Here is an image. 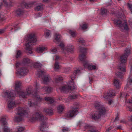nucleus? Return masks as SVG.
I'll return each mask as SVG.
<instances>
[{
    "label": "nucleus",
    "mask_w": 132,
    "mask_h": 132,
    "mask_svg": "<svg viewBox=\"0 0 132 132\" xmlns=\"http://www.w3.org/2000/svg\"><path fill=\"white\" fill-rule=\"evenodd\" d=\"M25 40L27 43L25 46V48L26 52L28 54H31L32 53L31 46L33 43L36 42L37 39L34 34L28 35L27 37L25 38Z\"/></svg>",
    "instance_id": "1"
},
{
    "label": "nucleus",
    "mask_w": 132,
    "mask_h": 132,
    "mask_svg": "<svg viewBox=\"0 0 132 132\" xmlns=\"http://www.w3.org/2000/svg\"><path fill=\"white\" fill-rule=\"evenodd\" d=\"M95 106L97 111H94L92 117L93 119H96L100 118L102 115L105 114L106 111L104 106L99 102L95 103Z\"/></svg>",
    "instance_id": "2"
},
{
    "label": "nucleus",
    "mask_w": 132,
    "mask_h": 132,
    "mask_svg": "<svg viewBox=\"0 0 132 132\" xmlns=\"http://www.w3.org/2000/svg\"><path fill=\"white\" fill-rule=\"evenodd\" d=\"M13 92H14V91H12L11 92L7 91L4 93L5 95L4 97L7 98V100H9L7 103V105L10 109L14 107L15 105L14 102L13 100H11L15 96V95L13 94Z\"/></svg>",
    "instance_id": "3"
},
{
    "label": "nucleus",
    "mask_w": 132,
    "mask_h": 132,
    "mask_svg": "<svg viewBox=\"0 0 132 132\" xmlns=\"http://www.w3.org/2000/svg\"><path fill=\"white\" fill-rule=\"evenodd\" d=\"M128 54L126 53L125 54L122 55L120 57V60L121 63L118 68V69L120 71L124 72L125 71V67L124 64L126 62L127 57L128 56Z\"/></svg>",
    "instance_id": "4"
},
{
    "label": "nucleus",
    "mask_w": 132,
    "mask_h": 132,
    "mask_svg": "<svg viewBox=\"0 0 132 132\" xmlns=\"http://www.w3.org/2000/svg\"><path fill=\"white\" fill-rule=\"evenodd\" d=\"M114 21L115 24L119 27L122 31H127L128 30V27L126 22H125L124 24H122L120 20L115 19Z\"/></svg>",
    "instance_id": "5"
},
{
    "label": "nucleus",
    "mask_w": 132,
    "mask_h": 132,
    "mask_svg": "<svg viewBox=\"0 0 132 132\" xmlns=\"http://www.w3.org/2000/svg\"><path fill=\"white\" fill-rule=\"evenodd\" d=\"M59 46L61 47L63 52L64 53H65V51H67L68 52L72 53L75 51L74 46L71 44H68L65 48L64 47V45L62 43H61Z\"/></svg>",
    "instance_id": "6"
},
{
    "label": "nucleus",
    "mask_w": 132,
    "mask_h": 132,
    "mask_svg": "<svg viewBox=\"0 0 132 132\" xmlns=\"http://www.w3.org/2000/svg\"><path fill=\"white\" fill-rule=\"evenodd\" d=\"M16 111L17 117H15L14 120L15 121H19L22 120V118L21 117L25 114L26 112L23 108L20 107L18 108Z\"/></svg>",
    "instance_id": "7"
},
{
    "label": "nucleus",
    "mask_w": 132,
    "mask_h": 132,
    "mask_svg": "<svg viewBox=\"0 0 132 132\" xmlns=\"http://www.w3.org/2000/svg\"><path fill=\"white\" fill-rule=\"evenodd\" d=\"M46 119V118L43 116L40 113H36L33 115L30 121L31 122H33L38 120H45Z\"/></svg>",
    "instance_id": "8"
},
{
    "label": "nucleus",
    "mask_w": 132,
    "mask_h": 132,
    "mask_svg": "<svg viewBox=\"0 0 132 132\" xmlns=\"http://www.w3.org/2000/svg\"><path fill=\"white\" fill-rule=\"evenodd\" d=\"M20 64L19 63H16V66L17 68L16 70L18 73L21 76H23L26 74L28 72V70L26 69L23 68H20V69H18V68L20 66Z\"/></svg>",
    "instance_id": "9"
},
{
    "label": "nucleus",
    "mask_w": 132,
    "mask_h": 132,
    "mask_svg": "<svg viewBox=\"0 0 132 132\" xmlns=\"http://www.w3.org/2000/svg\"><path fill=\"white\" fill-rule=\"evenodd\" d=\"M1 123L2 124L3 127V132H10V129L7 126L8 124L5 118H3L1 119Z\"/></svg>",
    "instance_id": "10"
},
{
    "label": "nucleus",
    "mask_w": 132,
    "mask_h": 132,
    "mask_svg": "<svg viewBox=\"0 0 132 132\" xmlns=\"http://www.w3.org/2000/svg\"><path fill=\"white\" fill-rule=\"evenodd\" d=\"M78 110L75 108H72L71 110L67 114L66 117L67 118H71L75 116L77 114Z\"/></svg>",
    "instance_id": "11"
},
{
    "label": "nucleus",
    "mask_w": 132,
    "mask_h": 132,
    "mask_svg": "<svg viewBox=\"0 0 132 132\" xmlns=\"http://www.w3.org/2000/svg\"><path fill=\"white\" fill-rule=\"evenodd\" d=\"M33 93V92H32L31 89V88H29L27 90L26 94H25L24 92L22 91H20L18 93L20 97L21 96L23 98L26 97L27 96L31 94V93Z\"/></svg>",
    "instance_id": "12"
},
{
    "label": "nucleus",
    "mask_w": 132,
    "mask_h": 132,
    "mask_svg": "<svg viewBox=\"0 0 132 132\" xmlns=\"http://www.w3.org/2000/svg\"><path fill=\"white\" fill-rule=\"evenodd\" d=\"M85 64L84 63V66L85 68H86L89 70H93L96 69V67L94 65L92 64H89L88 62H85Z\"/></svg>",
    "instance_id": "13"
},
{
    "label": "nucleus",
    "mask_w": 132,
    "mask_h": 132,
    "mask_svg": "<svg viewBox=\"0 0 132 132\" xmlns=\"http://www.w3.org/2000/svg\"><path fill=\"white\" fill-rule=\"evenodd\" d=\"M75 89V87L74 86H71L70 87H67L66 86H64L60 88V89L62 91L69 92V90H73Z\"/></svg>",
    "instance_id": "14"
},
{
    "label": "nucleus",
    "mask_w": 132,
    "mask_h": 132,
    "mask_svg": "<svg viewBox=\"0 0 132 132\" xmlns=\"http://www.w3.org/2000/svg\"><path fill=\"white\" fill-rule=\"evenodd\" d=\"M115 94L113 90H109L107 95H105L104 96V98L106 99H108L109 97H112L115 95Z\"/></svg>",
    "instance_id": "15"
},
{
    "label": "nucleus",
    "mask_w": 132,
    "mask_h": 132,
    "mask_svg": "<svg viewBox=\"0 0 132 132\" xmlns=\"http://www.w3.org/2000/svg\"><path fill=\"white\" fill-rule=\"evenodd\" d=\"M77 97V95L75 94L71 95L68 98L65 99V102L66 103H68L71 100L76 99Z\"/></svg>",
    "instance_id": "16"
},
{
    "label": "nucleus",
    "mask_w": 132,
    "mask_h": 132,
    "mask_svg": "<svg viewBox=\"0 0 132 132\" xmlns=\"http://www.w3.org/2000/svg\"><path fill=\"white\" fill-rule=\"evenodd\" d=\"M55 38L54 40V41L56 43L59 42L61 40V36L58 34H56L55 35Z\"/></svg>",
    "instance_id": "17"
},
{
    "label": "nucleus",
    "mask_w": 132,
    "mask_h": 132,
    "mask_svg": "<svg viewBox=\"0 0 132 132\" xmlns=\"http://www.w3.org/2000/svg\"><path fill=\"white\" fill-rule=\"evenodd\" d=\"M51 33L50 30H46L44 31V36L46 38H48L51 36Z\"/></svg>",
    "instance_id": "18"
},
{
    "label": "nucleus",
    "mask_w": 132,
    "mask_h": 132,
    "mask_svg": "<svg viewBox=\"0 0 132 132\" xmlns=\"http://www.w3.org/2000/svg\"><path fill=\"white\" fill-rule=\"evenodd\" d=\"M47 50V48L46 47H39L37 48L36 51L38 53H42Z\"/></svg>",
    "instance_id": "19"
},
{
    "label": "nucleus",
    "mask_w": 132,
    "mask_h": 132,
    "mask_svg": "<svg viewBox=\"0 0 132 132\" xmlns=\"http://www.w3.org/2000/svg\"><path fill=\"white\" fill-rule=\"evenodd\" d=\"M64 106L63 105H60L57 108V110L58 112L60 113L62 112L64 109Z\"/></svg>",
    "instance_id": "20"
},
{
    "label": "nucleus",
    "mask_w": 132,
    "mask_h": 132,
    "mask_svg": "<svg viewBox=\"0 0 132 132\" xmlns=\"http://www.w3.org/2000/svg\"><path fill=\"white\" fill-rule=\"evenodd\" d=\"M79 58L80 60L82 61H83V64L84 65V63L85 64V62H87L85 61V60L86 58V57L85 55L84 54H82L80 55L79 57Z\"/></svg>",
    "instance_id": "21"
},
{
    "label": "nucleus",
    "mask_w": 132,
    "mask_h": 132,
    "mask_svg": "<svg viewBox=\"0 0 132 132\" xmlns=\"http://www.w3.org/2000/svg\"><path fill=\"white\" fill-rule=\"evenodd\" d=\"M114 85L115 86L116 88H118L120 86V84L119 81L116 79H114L113 81Z\"/></svg>",
    "instance_id": "22"
},
{
    "label": "nucleus",
    "mask_w": 132,
    "mask_h": 132,
    "mask_svg": "<svg viewBox=\"0 0 132 132\" xmlns=\"http://www.w3.org/2000/svg\"><path fill=\"white\" fill-rule=\"evenodd\" d=\"M21 84L20 82V81L16 82L15 83V89L16 90H18L20 91V86Z\"/></svg>",
    "instance_id": "23"
},
{
    "label": "nucleus",
    "mask_w": 132,
    "mask_h": 132,
    "mask_svg": "<svg viewBox=\"0 0 132 132\" xmlns=\"http://www.w3.org/2000/svg\"><path fill=\"white\" fill-rule=\"evenodd\" d=\"M43 89L44 91H47L48 93L50 92L52 90L51 87H43Z\"/></svg>",
    "instance_id": "24"
},
{
    "label": "nucleus",
    "mask_w": 132,
    "mask_h": 132,
    "mask_svg": "<svg viewBox=\"0 0 132 132\" xmlns=\"http://www.w3.org/2000/svg\"><path fill=\"white\" fill-rule=\"evenodd\" d=\"M46 125L45 123H43L42 124L41 126L40 127V130L42 131H43L44 128L46 127Z\"/></svg>",
    "instance_id": "25"
},
{
    "label": "nucleus",
    "mask_w": 132,
    "mask_h": 132,
    "mask_svg": "<svg viewBox=\"0 0 132 132\" xmlns=\"http://www.w3.org/2000/svg\"><path fill=\"white\" fill-rule=\"evenodd\" d=\"M43 8V6L41 4H40L37 6L35 8V10L36 11H38L42 10Z\"/></svg>",
    "instance_id": "26"
},
{
    "label": "nucleus",
    "mask_w": 132,
    "mask_h": 132,
    "mask_svg": "<svg viewBox=\"0 0 132 132\" xmlns=\"http://www.w3.org/2000/svg\"><path fill=\"white\" fill-rule=\"evenodd\" d=\"M50 78V77L47 76L44 77L43 79V82L46 83L48 82L49 81Z\"/></svg>",
    "instance_id": "27"
},
{
    "label": "nucleus",
    "mask_w": 132,
    "mask_h": 132,
    "mask_svg": "<svg viewBox=\"0 0 132 132\" xmlns=\"http://www.w3.org/2000/svg\"><path fill=\"white\" fill-rule=\"evenodd\" d=\"M45 100L46 101H48L51 103H52L54 102V100L52 98L49 97H46L45 98Z\"/></svg>",
    "instance_id": "28"
},
{
    "label": "nucleus",
    "mask_w": 132,
    "mask_h": 132,
    "mask_svg": "<svg viewBox=\"0 0 132 132\" xmlns=\"http://www.w3.org/2000/svg\"><path fill=\"white\" fill-rule=\"evenodd\" d=\"M54 68L55 70H57L60 68V66L59 65V63L56 61L55 62Z\"/></svg>",
    "instance_id": "29"
},
{
    "label": "nucleus",
    "mask_w": 132,
    "mask_h": 132,
    "mask_svg": "<svg viewBox=\"0 0 132 132\" xmlns=\"http://www.w3.org/2000/svg\"><path fill=\"white\" fill-rule=\"evenodd\" d=\"M115 74L117 77H119L120 78H121L122 76V74L121 73L119 72H116Z\"/></svg>",
    "instance_id": "30"
},
{
    "label": "nucleus",
    "mask_w": 132,
    "mask_h": 132,
    "mask_svg": "<svg viewBox=\"0 0 132 132\" xmlns=\"http://www.w3.org/2000/svg\"><path fill=\"white\" fill-rule=\"evenodd\" d=\"M80 26L81 29L83 30H85L87 27V25L85 23L83 24L82 25H80Z\"/></svg>",
    "instance_id": "31"
},
{
    "label": "nucleus",
    "mask_w": 132,
    "mask_h": 132,
    "mask_svg": "<svg viewBox=\"0 0 132 132\" xmlns=\"http://www.w3.org/2000/svg\"><path fill=\"white\" fill-rule=\"evenodd\" d=\"M30 62V60L28 58H24L23 61V63H27Z\"/></svg>",
    "instance_id": "32"
},
{
    "label": "nucleus",
    "mask_w": 132,
    "mask_h": 132,
    "mask_svg": "<svg viewBox=\"0 0 132 132\" xmlns=\"http://www.w3.org/2000/svg\"><path fill=\"white\" fill-rule=\"evenodd\" d=\"M17 130L18 131V132H21L24 130L23 127L20 126L18 127L17 128Z\"/></svg>",
    "instance_id": "33"
},
{
    "label": "nucleus",
    "mask_w": 132,
    "mask_h": 132,
    "mask_svg": "<svg viewBox=\"0 0 132 132\" xmlns=\"http://www.w3.org/2000/svg\"><path fill=\"white\" fill-rule=\"evenodd\" d=\"M62 130L64 132H68L69 131V129L68 128L64 127L62 129Z\"/></svg>",
    "instance_id": "34"
},
{
    "label": "nucleus",
    "mask_w": 132,
    "mask_h": 132,
    "mask_svg": "<svg viewBox=\"0 0 132 132\" xmlns=\"http://www.w3.org/2000/svg\"><path fill=\"white\" fill-rule=\"evenodd\" d=\"M57 50L56 48H54L51 49V52L52 53H56Z\"/></svg>",
    "instance_id": "35"
},
{
    "label": "nucleus",
    "mask_w": 132,
    "mask_h": 132,
    "mask_svg": "<svg viewBox=\"0 0 132 132\" xmlns=\"http://www.w3.org/2000/svg\"><path fill=\"white\" fill-rule=\"evenodd\" d=\"M21 54V52H20V51L18 50L17 51V53H16V57L17 58L18 57H19L20 56V55Z\"/></svg>",
    "instance_id": "36"
},
{
    "label": "nucleus",
    "mask_w": 132,
    "mask_h": 132,
    "mask_svg": "<svg viewBox=\"0 0 132 132\" xmlns=\"http://www.w3.org/2000/svg\"><path fill=\"white\" fill-rule=\"evenodd\" d=\"M69 33L72 36H74L75 35V33L73 31L70 30L69 31Z\"/></svg>",
    "instance_id": "37"
},
{
    "label": "nucleus",
    "mask_w": 132,
    "mask_h": 132,
    "mask_svg": "<svg viewBox=\"0 0 132 132\" xmlns=\"http://www.w3.org/2000/svg\"><path fill=\"white\" fill-rule=\"evenodd\" d=\"M36 105H37L36 104H34V103L32 104V103H31V102H30L29 104V106L30 107H32L34 106H35Z\"/></svg>",
    "instance_id": "38"
},
{
    "label": "nucleus",
    "mask_w": 132,
    "mask_h": 132,
    "mask_svg": "<svg viewBox=\"0 0 132 132\" xmlns=\"http://www.w3.org/2000/svg\"><path fill=\"white\" fill-rule=\"evenodd\" d=\"M41 65L39 63H37L35 64V67L36 68H39V67H41Z\"/></svg>",
    "instance_id": "39"
},
{
    "label": "nucleus",
    "mask_w": 132,
    "mask_h": 132,
    "mask_svg": "<svg viewBox=\"0 0 132 132\" xmlns=\"http://www.w3.org/2000/svg\"><path fill=\"white\" fill-rule=\"evenodd\" d=\"M64 72L65 73H67L69 71L70 69L68 68H64Z\"/></svg>",
    "instance_id": "40"
},
{
    "label": "nucleus",
    "mask_w": 132,
    "mask_h": 132,
    "mask_svg": "<svg viewBox=\"0 0 132 132\" xmlns=\"http://www.w3.org/2000/svg\"><path fill=\"white\" fill-rule=\"evenodd\" d=\"M79 42L80 43H83L85 42V41L83 39H80Z\"/></svg>",
    "instance_id": "41"
},
{
    "label": "nucleus",
    "mask_w": 132,
    "mask_h": 132,
    "mask_svg": "<svg viewBox=\"0 0 132 132\" xmlns=\"http://www.w3.org/2000/svg\"><path fill=\"white\" fill-rule=\"evenodd\" d=\"M88 132H98L97 130H96L94 129H92L90 130Z\"/></svg>",
    "instance_id": "42"
},
{
    "label": "nucleus",
    "mask_w": 132,
    "mask_h": 132,
    "mask_svg": "<svg viewBox=\"0 0 132 132\" xmlns=\"http://www.w3.org/2000/svg\"><path fill=\"white\" fill-rule=\"evenodd\" d=\"M129 7L130 9V10L131 11V13H132V5H129Z\"/></svg>",
    "instance_id": "43"
},
{
    "label": "nucleus",
    "mask_w": 132,
    "mask_h": 132,
    "mask_svg": "<svg viewBox=\"0 0 132 132\" xmlns=\"http://www.w3.org/2000/svg\"><path fill=\"white\" fill-rule=\"evenodd\" d=\"M35 96V97H36L37 98V99L38 100H39V98H40L38 96L37 97V96L36 95V93H35L34 94V95Z\"/></svg>",
    "instance_id": "44"
},
{
    "label": "nucleus",
    "mask_w": 132,
    "mask_h": 132,
    "mask_svg": "<svg viewBox=\"0 0 132 132\" xmlns=\"http://www.w3.org/2000/svg\"><path fill=\"white\" fill-rule=\"evenodd\" d=\"M57 79H58V80H62L63 79V78L61 77H58L57 78Z\"/></svg>",
    "instance_id": "45"
},
{
    "label": "nucleus",
    "mask_w": 132,
    "mask_h": 132,
    "mask_svg": "<svg viewBox=\"0 0 132 132\" xmlns=\"http://www.w3.org/2000/svg\"><path fill=\"white\" fill-rule=\"evenodd\" d=\"M128 110L130 111H132V108L131 107H129L128 108Z\"/></svg>",
    "instance_id": "46"
},
{
    "label": "nucleus",
    "mask_w": 132,
    "mask_h": 132,
    "mask_svg": "<svg viewBox=\"0 0 132 132\" xmlns=\"http://www.w3.org/2000/svg\"><path fill=\"white\" fill-rule=\"evenodd\" d=\"M4 31V29H1L0 30V34L3 33Z\"/></svg>",
    "instance_id": "47"
},
{
    "label": "nucleus",
    "mask_w": 132,
    "mask_h": 132,
    "mask_svg": "<svg viewBox=\"0 0 132 132\" xmlns=\"http://www.w3.org/2000/svg\"><path fill=\"white\" fill-rule=\"evenodd\" d=\"M75 77V76H71V79L72 80H73L74 79Z\"/></svg>",
    "instance_id": "48"
},
{
    "label": "nucleus",
    "mask_w": 132,
    "mask_h": 132,
    "mask_svg": "<svg viewBox=\"0 0 132 132\" xmlns=\"http://www.w3.org/2000/svg\"><path fill=\"white\" fill-rule=\"evenodd\" d=\"M129 82L130 84H132V78L130 79L129 80Z\"/></svg>",
    "instance_id": "49"
},
{
    "label": "nucleus",
    "mask_w": 132,
    "mask_h": 132,
    "mask_svg": "<svg viewBox=\"0 0 132 132\" xmlns=\"http://www.w3.org/2000/svg\"><path fill=\"white\" fill-rule=\"evenodd\" d=\"M59 58V57L58 56H55V60H57Z\"/></svg>",
    "instance_id": "50"
},
{
    "label": "nucleus",
    "mask_w": 132,
    "mask_h": 132,
    "mask_svg": "<svg viewBox=\"0 0 132 132\" xmlns=\"http://www.w3.org/2000/svg\"><path fill=\"white\" fill-rule=\"evenodd\" d=\"M113 103V102L112 101V100H111V101H109V103L110 104H112V103Z\"/></svg>",
    "instance_id": "51"
},
{
    "label": "nucleus",
    "mask_w": 132,
    "mask_h": 132,
    "mask_svg": "<svg viewBox=\"0 0 132 132\" xmlns=\"http://www.w3.org/2000/svg\"><path fill=\"white\" fill-rule=\"evenodd\" d=\"M80 72V70H77V71H75V73H78Z\"/></svg>",
    "instance_id": "52"
},
{
    "label": "nucleus",
    "mask_w": 132,
    "mask_h": 132,
    "mask_svg": "<svg viewBox=\"0 0 132 132\" xmlns=\"http://www.w3.org/2000/svg\"><path fill=\"white\" fill-rule=\"evenodd\" d=\"M49 109L47 110H46V112L48 114H50L51 112H49Z\"/></svg>",
    "instance_id": "53"
},
{
    "label": "nucleus",
    "mask_w": 132,
    "mask_h": 132,
    "mask_svg": "<svg viewBox=\"0 0 132 132\" xmlns=\"http://www.w3.org/2000/svg\"><path fill=\"white\" fill-rule=\"evenodd\" d=\"M44 72L42 71H40L39 72V75L43 73Z\"/></svg>",
    "instance_id": "54"
},
{
    "label": "nucleus",
    "mask_w": 132,
    "mask_h": 132,
    "mask_svg": "<svg viewBox=\"0 0 132 132\" xmlns=\"http://www.w3.org/2000/svg\"><path fill=\"white\" fill-rule=\"evenodd\" d=\"M118 117H116L115 119V120L116 121V120H118Z\"/></svg>",
    "instance_id": "55"
},
{
    "label": "nucleus",
    "mask_w": 132,
    "mask_h": 132,
    "mask_svg": "<svg viewBox=\"0 0 132 132\" xmlns=\"http://www.w3.org/2000/svg\"><path fill=\"white\" fill-rule=\"evenodd\" d=\"M19 12V11H17V13L18 14H21V13H20L19 14L18 13Z\"/></svg>",
    "instance_id": "56"
},
{
    "label": "nucleus",
    "mask_w": 132,
    "mask_h": 132,
    "mask_svg": "<svg viewBox=\"0 0 132 132\" xmlns=\"http://www.w3.org/2000/svg\"><path fill=\"white\" fill-rule=\"evenodd\" d=\"M1 70H0V75H1Z\"/></svg>",
    "instance_id": "57"
},
{
    "label": "nucleus",
    "mask_w": 132,
    "mask_h": 132,
    "mask_svg": "<svg viewBox=\"0 0 132 132\" xmlns=\"http://www.w3.org/2000/svg\"><path fill=\"white\" fill-rule=\"evenodd\" d=\"M129 102L130 103H132V101H129Z\"/></svg>",
    "instance_id": "58"
},
{
    "label": "nucleus",
    "mask_w": 132,
    "mask_h": 132,
    "mask_svg": "<svg viewBox=\"0 0 132 132\" xmlns=\"http://www.w3.org/2000/svg\"><path fill=\"white\" fill-rule=\"evenodd\" d=\"M2 55V54L0 53V56Z\"/></svg>",
    "instance_id": "59"
},
{
    "label": "nucleus",
    "mask_w": 132,
    "mask_h": 132,
    "mask_svg": "<svg viewBox=\"0 0 132 132\" xmlns=\"http://www.w3.org/2000/svg\"><path fill=\"white\" fill-rule=\"evenodd\" d=\"M86 127H87V128H89V127L88 126H86Z\"/></svg>",
    "instance_id": "60"
},
{
    "label": "nucleus",
    "mask_w": 132,
    "mask_h": 132,
    "mask_svg": "<svg viewBox=\"0 0 132 132\" xmlns=\"http://www.w3.org/2000/svg\"><path fill=\"white\" fill-rule=\"evenodd\" d=\"M131 120L132 121V116L131 117Z\"/></svg>",
    "instance_id": "61"
},
{
    "label": "nucleus",
    "mask_w": 132,
    "mask_h": 132,
    "mask_svg": "<svg viewBox=\"0 0 132 132\" xmlns=\"http://www.w3.org/2000/svg\"><path fill=\"white\" fill-rule=\"evenodd\" d=\"M91 1H93V0H90Z\"/></svg>",
    "instance_id": "62"
},
{
    "label": "nucleus",
    "mask_w": 132,
    "mask_h": 132,
    "mask_svg": "<svg viewBox=\"0 0 132 132\" xmlns=\"http://www.w3.org/2000/svg\"><path fill=\"white\" fill-rule=\"evenodd\" d=\"M82 50H85V49L84 48H82Z\"/></svg>",
    "instance_id": "63"
},
{
    "label": "nucleus",
    "mask_w": 132,
    "mask_h": 132,
    "mask_svg": "<svg viewBox=\"0 0 132 132\" xmlns=\"http://www.w3.org/2000/svg\"><path fill=\"white\" fill-rule=\"evenodd\" d=\"M80 51H81V52H82V49H81V50H80Z\"/></svg>",
    "instance_id": "64"
}]
</instances>
